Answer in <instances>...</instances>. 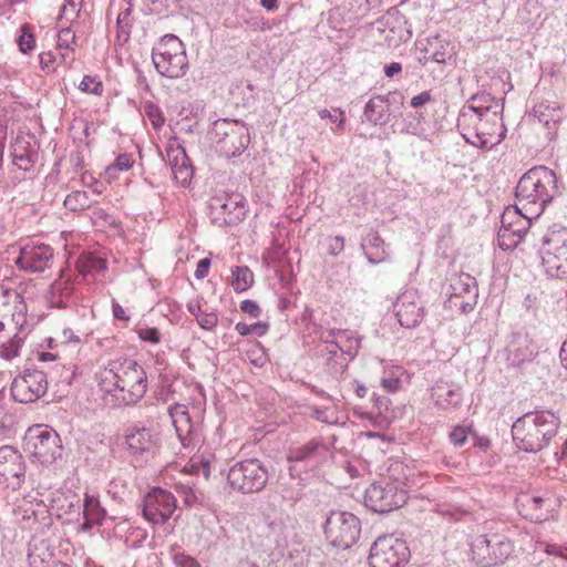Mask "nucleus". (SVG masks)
Here are the masks:
<instances>
[{"label":"nucleus","instance_id":"obj_1","mask_svg":"<svg viewBox=\"0 0 567 567\" xmlns=\"http://www.w3.org/2000/svg\"><path fill=\"white\" fill-rule=\"evenodd\" d=\"M99 385L106 393L116 392L117 405H132L145 395L147 375L135 360H115L100 372Z\"/></svg>","mask_w":567,"mask_h":567},{"label":"nucleus","instance_id":"obj_2","mask_svg":"<svg viewBox=\"0 0 567 567\" xmlns=\"http://www.w3.org/2000/svg\"><path fill=\"white\" fill-rule=\"evenodd\" d=\"M560 194L556 173L543 165L528 169L515 192L517 207L532 216H540L545 207Z\"/></svg>","mask_w":567,"mask_h":567},{"label":"nucleus","instance_id":"obj_3","mask_svg":"<svg viewBox=\"0 0 567 567\" xmlns=\"http://www.w3.org/2000/svg\"><path fill=\"white\" fill-rule=\"evenodd\" d=\"M508 528L501 522H486L481 532L470 536V558L481 567L503 565L514 553Z\"/></svg>","mask_w":567,"mask_h":567},{"label":"nucleus","instance_id":"obj_4","mask_svg":"<svg viewBox=\"0 0 567 567\" xmlns=\"http://www.w3.org/2000/svg\"><path fill=\"white\" fill-rule=\"evenodd\" d=\"M560 420L550 411L527 412L512 425L515 446L525 453H538L557 435Z\"/></svg>","mask_w":567,"mask_h":567},{"label":"nucleus","instance_id":"obj_5","mask_svg":"<svg viewBox=\"0 0 567 567\" xmlns=\"http://www.w3.org/2000/svg\"><path fill=\"white\" fill-rule=\"evenodd\" d=\"M493 109L494 111L478 107V111H484L483 116L468 115V113L462 112L464 122H468L474 128L473 137L463 133V137L467 143L480 148H489L499 144L505 138L506 128L502 118L504 105L502 103H495Z\"/></svg>","mask_w":567,"mask_h":567},{"label":"nucleus","instance_id":"obj_6","mask_svg":"<svg viewBox=\"0 0 567 567\" xmlns=\"http://www.w3.org/2000/svg\"><path fill=\"white\" fill-rule=\"evenodd\" d=\"M156 71L165 78L176 80L186 75L189 63L185 44L175 34H165L152 50Z\"/></svg>","mask_w":567,"mask_h":567},{"label":"nucleus","instance_id":"obj_7","mask_svg":"<svg viewBox=\"0 0 567 567\" xmlns=\"http://www.w3.org/2000/svg\"><path fill=\"white\" fill-rule=\"evenodd\" d=\"M209 138L215 143L217 151L227 158L240 155L250 140L244 123L228 118H219L213 123Z\"/></svg>","mask_w":567,"mask_h":567},{"label":"nucleus","instance_id":"obj_8","mask_svg":"<svg viewBox=\"0 0 567 567\" xmlns=\"http://www.w3.org/2000/svg\"><path fill=\"white\" fill-rule=\"evenodd\" d=\"M332 452L321 439H312L309 442L293 446L289 450V474L292 478L299 477L301 472H312L330 461Z\"/></svg>","mask_w":567,"mask_h":567},{"label":"nucleus","instance_id":"obj_9","mask_svg":"<svg viewBox=\"0 0 567 567\" xmlns=\"http://www.w3.org/2000/svg\"><path fill=\"white\" fill-rule=\"evenodd\" d=\"M268 468L258 458H248L234 464L227 474L230 488L241 494L262 491L268 482Z\"/></svg>","mask_w":567,"mask_h":567},{"label":"nucleus","instance_id":"obj_10","mask_svg":"<svg viewBox=\"0 0 567 567\" xmlns=\"http://www.w3.org/2000/svg\"><path fill=\"white\" fill-rule=\"evenodd\" d=\"M361 522L352 513L333 511L327 517L324 535L329 544L336 548H350L360 537Z\"/></svg>","mask_w":567,"mask_h":567},{"label":"nucleus","instance_id":"obj_11","mask_svg":"<svg viewBox=\"0 0 567 567\" xmlns=\"http://www.w3.org/2000/svg\"><path fill=\"white\" fill-rule=\"evenodd\" d=\"M532 216L525 209H519L517 203L507 207L501 217V227L497 233L498 245L503 250L515 248L524 238L530 227Z\"/></svg>","mask_w":567,"mask_h":567},{"label":"nucleus","instance_id":"obj_12","mask_svg":"<svg viewBox=\"0 0 567 567\" xmlns=\"http://www.w3.org/2000/svg\"><path fill=\"white\" fill-rule=\"evenodd\" d=\"M409 557L410 550L403 539L383 535L372 544L369 564L371 567H403Z\"/></svg>","mask_w":567,"mask_h":567},{"label":"nucleus","instance_id":"obj_13","mask_svg":"<svg viewBox=\"0 0 567 567\" xmlns=\"http://www.w3.org/2000/svg\"><path fill=\"white\" fill-rule=\"evenodd\" d=\"M406 502V493L395 483H372L364 493V505L369 509L384 514L401 507Z\"/></svg>","mask_w":567,"mask_h":567},{"label":"nucleus","instance_id":"obj_14","mask_svg":"<svg viewBox=\"0 0 567 567\" xmlns=\"http://www.w3.org/2000/svg\"><path fill=\"white\" fill-rule=\"evenodd\" d=\"M49 389L47 372L38 369H25L16 377L11 384V395L20 403L35 402L42 398Z\"/></svg>","mask_w":567,"mask_h":567},{"label":"nucleus","instance_id":"obj_15","mask_svg":"<svg viewBox=\"0 0 567 567\" xmlns=\"http://www.w3.org/2000/svg\"><path fill=\"white\" fill-rule=\"evenodd\" d=\"M124 437L128 454L135 461H148L158 452L159 433L151 427L132 425L126 429Z\"/></svg>","mask_w":567,"mask_h":567},{"label":"nucleus","instance_id":"obj_16","mask_svg":"<svg viewBox=\"0 0 567 567\" xmlns=\"http://www.w3.org/2000/svg\"><path fill=\"white\" fill-rule=\"evenodd\" d=\"M542 262L548 276L567 279V234H554L540 250Z\"/></svg>","mask_w":567,"mask_h":567},{"label":"nucleus","instance_id":"obj_17","mask_svg":"<svg viewBox=\"0 0 567 567\" xmlns=\"http://www.w3.org/2000/svg\"><path fill=\"white\" fill-rule=\"evenodd\" d=\"M29 445L33 455L43 464H51L62 456L60 435L49 426L37 425L31 429Z\"/></svg>","mask_w":567,"mask_h":567},{"label":"nucleus","instance_id":"obj_18","mask_svg":"<svg viewBox=\"0 0 567 567\" xmlns=\"http://www.w3.org/2000/svg\"><path fill=\"white\" fill-rule=\"evenodd\" d=\"M175 509V496L161 487H155L147 493L142 506L144 518L154 525L165 524L172 517Z\"/></svg>","mask_w":567,"mask_h":567},{"label":"nucleus","instance_id":"obj_19","mask_svg":"<svg viewBox=\"0 0 567 567\" xmlns=\"http://www.w3.org/2000/svg\"><path fill=\"white\" fill-rule=\"evenodd\" d=\"M399 323L408 329L417 327L424 316L425 307L415 289L404 290L393 305Z\"/></svg>","mask_w":567,"mask_h":567},{"label":"nucleus","instance_id":"obj_20","mask_svg":"<svg viewBox=\"0 0 567 567\" xmlns=\"http://www.w3.org/2000/svg\"><path fill=\"white\" fill-rule=\"evenodd\" d=\"M25 475L23 456L11 445L0 447V484L20 488Z\"/></svg>","mask_w":567,"mask_h":567},{"label":"nucleus","instance_id":"obj_21","mask_svg":"<svg viewBox=\"0 0 567 567\" xmlns=\"http://www.w3.org/2000/svg\"><path fill=\"white\" fill-rule=\"evenodd\" d=\"M450 290V301L463 313H468L474 309L478 298V287L473 276L462 272L453 277Z\"/></svg>","mask_w":567,"mask_h":567},{"label":"nucleus","instance_id":"obj_22","mask_svg":"<svg viewBox=\"0 0 567 567\" xmlns=\"http://www.w3.org/2000/svg\"><path fill=\"white\" fill-rule=\"evenodd\" d=\"M53 258V249L47 244L28 243L20 248L16 265L25 272L44 271Z\"/></svg>","mask_w":567,"mask_h":567},{"label":"nucleus","instance_id":"obj_23","mask_svg":"<svg viewBox=\"0 0 567 567\" xmlns=\"http://www.w3.org/2000/svg\"><path fill=\"white\" fill-rule=\"evenodd\" d=\"M210 208L223 215L227 226L240 223L247 213L246 199L239 193L223 194L210 199Z\"/></svg>","mask_w":567,"mask_h":567},{"label":"nucleus","instance_id":"obj_24","mask_svg":"<svg viewBox=\"0 0 567 567\" xmlns=\"http://www.w3.org/2000/svg\"><path fill=\"white\" fill-rule=\"evenodd\" d=\"M168 413L183 446L194 444L199 437V426L193 421L188 406L176 403L169 406Z\"/></svg>","mask_w":567,"mask_h":567},{"label":"nucleus","instance_id":"obj_25","mask_svg":"<svg viewBox=\"0 0 567 567\" xmlns=\"http://www.w3.org/2000/svg\"><path fill=\"white\" fill-rule=\"evenodd\" d=\"M402 101L399 92H390L385 96L374 95L365 104L363 116L365 121L374 125H384L390 121V104Z\"/></svg>","mask_w":567,"mask_h":567},{"label":"nucleus","instance_id":"obj_26","mask_svg":"<svg viewBox=\"0 0 567 567\" xmlns=\"http://www.w3.org/2000/svg\"><path fill=\"white\" fill-rule=\"evenodd\" d=\"M167 156L176 182L183 187L188 186L193 178L194 169L184 147H169Z\"/></svg>","mask_w":567,"mask_h":567},{"label":"nucleus","instance_id":"obj_27","mask_svg":"<svg viewBox=\"0 0 567 567\" xmlns=\"http://www.w3.org/2000/svg\"><path fill=\"white\" fill-rule=\"evenodd\" d=\"M76 371L78 368L73 364H56L50 372H47L49 385L51 384L54 389V394L58 398L61 399L70 394L72 383L76 377Z\"/></svg>","mask_w":567,"mask_h":567},{"label":"nucleus","instance_id":"obj_28","mask_svg":"<svg viewBox=\"0 0 567 567\" xmlns=\"http://www.w3.org/2000/svg\"><path fill=\"white\" fill-rule=\"evenodd\" d=\"M537 353L536 343L528 336L516 334L508 346L507 360L513 365L530 361Z\"/></svg>","mask_w":567,"mask_h":567},{"label":"nucleus","instance_id":"obj_29","mask_svg":"<svg viewBox=\"0 0 567 567\" xmlns=\"http://www.w3.org/2000/svg\"><path fill=\"white\" fill-rule=\"evenodd\" d=\"M76 508H82L84 522L82 523V529L89 530L95 525H101L105 518V511L101 507L99 499L93 496L85 494L83 501L78 499Z\"/></svg>","mask_w":567,"mask_h":567},{"label":"nucleus","instance_id":"obj_30","mask_svg":"<svg viewBox=\"0 0 567 567\" xmlns=\"http://www.w3.org/2000/svg\"><path fill=\"white\" fill-rule=\"evenodd\" d=\"M329 336L333 337V348L329 349L330 353L334 354L337 350H340L342 353H347L351 358L358 354L361 338L353 331L348 329H330Z\"/></svg>","mask_w":567,"mask_h":567},{"label":"nucleus","instance_id":"obj_31","mask_svg":"<svg viewBox=\"0 0 567 567\" xmlns=\"http://www.w3.org/2000/svg\"><path fill=\"white\" fill-rule=\"evenodd\" d=\"M424 53L423 59H420L423 64H426L427 61L445 64L452 58V48L450 42L443 40L440 35H434L427 39Z\"/></svg>","mask_w":567,"mask_h":567},{"label":"nucleus","instance_id":"obj_32","mask_svg":"<svg viewBox=\"0 0 567 567\" xmlns=\"http://www.w3.org/2000/svg\"><path fill=\"white\" fill-rule=\"evenodd\" d=\"M361 247L368 261L372 265L383 262L389 258L385 243L377 231H370L363 239Z\"/></svg>","mask_w":567,"mask_h":567},{"label":"nucleus","instance_id":"obj_33","mask_svg":"<svg viewBox=\"0 0 567 567\" xmlns=\"http://www.w3.org/2000/svg\"><path fill=\"white\" fill-rule=\"evenodd\" d=\"M13 164L19 169L29 171L33 167L38 159V153L33 150L28 141L23 137H18L12 145Z\"/></svg>","mask_w":567,"mask_h":567},{"label":"nucleus","instance_id":"obj_34","mask_svg":"<svg viewBox=\"0 0 567 567\" xmlns=\"http://www.w3.org/2000/svg\"><path fill=\"white\" fill-rule=\"evenodd\" d=\"M525 505L532 511L529 514L532 519L544 522L550 517L555 501L548 493L530 495L525 497Z\"/></svg>","mask_w":567,"mask_h":567},{"label":"nucleus","instance_id":"obj_35","mask_svg":"<svg viewBox=\"0 0 567 567\" xmlns=\"http://www.w3.org/2000/svg\"><path fill=\"white\" fill-rule=\"evenodd\" d=\"M533 114L547 128H554L563 120V110L558 103L542 102L534 106Z\"/></svg>","mask_w":567,"mask_h":567},{"label":"nucleus","instance_id":"obj_36","mask_svg":"<svg viewBox=\"0 0 567 567\" xmlns=\"http://www.w3.org/2000/svg\"><path fill=\"white\" fill-rule=\"evenodd\" d=\"M47 513L45 505L42 502L29 501L23 498L13 509V514L17 520L28 523L29 526L32 523L38 522L39 515Z\"/></svg>","mask_w":567,"mask_h":567},{"label":"nucleus","instance_id":"obj_37","mask_svg":"<svg viewBox=\"0 0 567 567\" xmlns=\"http://www.w3.org/2000/svg\"><path fill=\"white\" fill-rule=\"evenodd\" d=\"M432 396L435 403L442 408L449 405H457L460 402V393L453 388L452 384L445 381H437L432 388Z\"/></svg>","mask_w":567,"mask_h":567},{"label":"nucleus","instance_id":"obj_38","mask_svg":"<svg viewBox=\"0 0 567 567\" xmlns=\"http://www.w3.org/2000/svg\"><path fill=\"white\" fill-rule=\"evenodd\" d=\"M495 103H502L503 101L496 100L491 93L488 92H481L475 95H473L470 100V103L464 106L462 112L468 113V115H478L483 116L484 111H478V107L482 109H489L494 111Z\"/></svg>","mask_w":567,"mask_h":567},{"label":"nucleus","instance_id":"obj_39","mask_svg":"<svg viewBox=\"0 0 567 567\" xmlns=\"http://www.w3.org/2000/svg\"><path fill=\"white\" fill-rule=\"evenodd\" d=\"M231 274V286L237 292L246 291L254 282V275L246 266L235 267Z\"/></svg>","mask_w":567,"mask_h":567},{"label":"nucleus","instance_id":"obj_40","mask_svg":"<svg viewBox=\"0 0 567 567\" xmlns=\"http://www.w3.org/2000/svg\"><path fill=\"white\" fill-rule=\"evenodd\" d=\"M20 341L21 339H18L17 334L10 336V332L7 330V322L0 315V348H4L8 354L17 355Z\"/></svg>","mask_w":567,"mask_h":567},{"label":"nucleus","instance_id":"obj_41","mask_svg":"<svg viewBox=\"0 0 567 567\" xmlns=\"http://www.w3.org/2000/svg\"><path fill=\"white\" fill-rule=\"evenodd\" d=\"M91 200L89 194L83 190H75L69 194L64 199V206L72 212L82 210L90 207Z\"/></svg>","mask_w":567,"mask_h":567},{"label":"nucleus","instance_id":"obj_42","mask_svg":"<svg viewBox=\"0 0 567 567\" xmlns=\"http://www.w3.org/2000/svg\"><path fill=\"white\" fill-rule=\"evenodd\" d=\"M134 159L131 154H120L114 163L106 168V174L110 177H115V172H125L133 166Z\"/></svg>","mask_w":567,"mask_h":567},{"label":"nucleus","instance_id":"obj_43","mask_svg":"<svg viewBox=\"0 0 567 567\" xmlns=\"http://www.w3.org/2000/svg\"><path fill=\"white\" fill-rule=\"evenodd\" d=\"M71 289L63 282H54L51 286L50 302L52 306L62 308L65 306L63 296H70Z\"/></svg>","mask_w":567,"mask_h":567},{"label":"nucleus","instance_id":"obj_44","mask_svg":"<svg viewBox=\"0 0 567 567\" xmlns=\"http://www.w3.org/2000/svg\"><path fill=\"white\" fill-rule=\"evenodd\" d=\"M79 89L82 92L94 94V95H102L104 91V86L101 80H99L96 76L91 75H84Z\"/></svg>","mask_w":567,"mask_h":567},{"label":"nucleus","instance_id":"obj_45","mask_svg":"<svg viewBox=\"0 0 567 567\" xmlns=\"http://www.w3.org/2000/svg\"><path fill=\"white\" fill-rule=\"evenodd\" d=\"M144 113L152 123L154 128H161L164 125L165 118L158 105L148 101L144 104Z\"/></svg>","mask_w":567,"mask_h":567},{"label":"nucleus","instance_id":"obj_46","mask_svg":"<svg viewBox=\"0 0 567 567\" xmlns=\"http://www.w3.org/2000/svg\"><path fill=\"white\" fill-rule=\"evenodd\" d=\"M235 329L243 337L249 336V334H256L258 337H261L267 332L268 326L266 323H261V322H256V323H251V324H247L245 322H238L236 324Z\"/></svg>","mask_w":567,"mask_h":567},{"label":"nucleus","instance_id":"obj_47","mask_svg":"<svg viewBox=\"0 0 567 567\" xmlns=\"http://www.w3.org/2000/svg\"><path fill=\"white\" fill-rule=\"evenodd\" d=\"M471 431H472L471 426H465V425L454 426L449 435L451 443L456 447H462L466 443Z\"/></svg>","mask_w":567,"mask_h":567},{"label":"nucleus","instance_id":"obj_48","mask_svg":"<svg viewBox=\"0 0 567 567\" xmlns=\"http://www.w3.org/2000/svg\"><path fill=\"white\" fill-rule=\"evenodd\" d=\"M28 561L30 567H52L55 564L50 554H38L35 549H29Z\"/></svg>","mask_w":567,"mask_h":567},{"label":"nucleus","instance_id":"obj_49","mask_svg":"<svg viewBox=\"0 0 567 567\" xmlns=\"http://www.w3.org/2000/svg\"><path fill=\"white\" fill-rule=\"evenodd\" d=\"M346 23L344 10L336 7L328 12V24L332 30L341 31Z\"/></svg>","mask_w":567,"mask_h":567},{"label":"nucleus","instance_id":"obj_50","mask_svg":"<svg viewBox=\"0 0 567 567\" xmlns=\"http://www.w3.org/2000/svg\"><path fill=\"white\" fill-rule=\"evenodd\" d=\"M18 44L23 53H28L29 51L34 49V37L30 32V28L27 24L21 27V34L18 38Z\"/></svg>","mask_w":567,"mask_h":567},{"label":"nucleus","instance_id":"obj_51","mask_svg":"<svg viewBox=\"0 0 567 567\" xmlns=\"http://www.w3.org/2000/svg\"><path fill=\"white\" fill-rule=\"evenodd\" d=\"M346 8L355 17L364 16L372 8L370 0H347Z\"/></svg>","mask_w":567,"mask_h":567},{"label":"nucleus","instance_id":"obj_52","mask_svg":"<svg viewBox=\"0 0 567 567\" xmlns=\"http://www.w3.org/2000/svg\"><path fill=\"white\" fill-rule=\"evenodd\" d=\"M312 416L322 423H327V424H337L338 423V417H337L334 411H332L328 408H318V406L313 408Z\"/></svg>","mask_w":567,"mask_h":567},{"label":"nucleus","instance_id":"obj_53","mask_svg":"<svg viewBox=\"0 0 567 567\" xmlns=\"http://www.w3.org/2000/svg\"><path fill=\"white\" fill-rule=\"evenodd\" d=\"M137 334L141 340L153 344H157L161 341V332L157 328H140Z\"/></svg>","mask_w":567,"mask_h":567},{"label":"nucleus","instance_id":"obj_54","mask_svg":"<svg viewBox=\"0 0 567 567\" xmlns=\"http://www.w3.org/2000/svg\"><path fill=\"white\" fill-rule=\"evenodd\" d=\"M75 42V34L70 28H63L58 33V47L60 49H69Z\"/></svg>","mask_w":567,"mask_h":567},{"label":"nucleus","instance_id":"obj_55","mask_svg":"<svg viewBox=\"0 0 567 567\" xmlns=\"http://www.w3.org/2000/svg\"><path fill=\"white\" fill-rule=\"evenodd\" d=\"M197 322L200 326V328H203L205 330H212L216 327V324L218 322V317L215 312H209V313L202 312L197 317Z\"/></svg>","mask_w":567,"mask_h":567},{"label":"nucleus","instance_id":"obj_56","mask_svg":"<svg viewBox=\"0 0 567 567\" xmlns=\"http://www.w3.org/2000/svg\"><path fill=\"white\" fill-rule=\"evenodd\" d=\"M173 560L176 567H200L195 558L184 553L175 554Z\"/></svg>","mask_w":567,"mask_h":567},{"label":"nucleus","instance_id":"obj_57","mask_svg":"<svg viewBox=\"0 0 567 567\" xmlns=\"http://www.w3.org/2000/svg\"><path fill=\"white\" fill-rule=\"evenodd\" d=\"M40 59V66L43 71L50 73V72H53L55 69H54V63L56 61V56L55 54H53L52 52H42L39 56Z\"/></svg>","mask_w":567,"mask_h":567},{"label":"nucleus","instance_id":"obj_58","mask_svg":"<svg viewBox=\"0 0 567 567\" xmlns=\"http://www.w3.org/2000/svg\"><path fill=\"white\" fill-rule=\"evenodd\" d=\"M240 310L252 318H258L261 313V309L259 308L257 302L249 299H246L240 302Z\"/></svg>","mask_w":567,"mask_h":567},{"label":"nucleus","instance_id":"obj_59","mask_svg":"<svg viewBox=\"0 0 567 567\" xmlns=\"http://www.w3.org/2000/svg\"><path fill=\"white\" fill-rule=\"evenodd\" d=\"M193 468L197 474H202L205 478H208L210 475V460L202 457L198 462L193 460L192 464Z\"/></svg>","mask_w":567,"mask_h":567},{"label":"nucleus","instance_id":"obj_60","mask_svg":"<svg viewBox=\"0 0 567 567\" xmlns=\"http://www.w3.org/2000/svg\"><path fill=\"white\" fill-rule=\"evenodd\" d=\"M319 116L322 120L329 118L333 123L338 122L339 127H343V125H344V113L341 110H339L338 115H337V114H332L329 110L323 109V110L319 111Z\"/></svg>","mask_w":567,"mask_h":567},{"label":"nucleus","instance_id":"obj_61","mask_svg":"<svg viewBox=\"0 0 567 567\" xmlns=\"http://www.w3.org/2000/svg\"><path fill=\"white\" fill-rule=\"evenodd\" d=\"M80 10L76 9V4L73 0H66V3L62 7L61 17L73 20L79 16Z\"/></svg>","mask_w":567,"mask_h":567},{"label":"nucleus","instance_id":"obj_62","mask_svg":"<svg viewBox=\"0 0 567 567\" xmlns=\"http://www.w3.org/2000/svg\"><path fill=\"white\" fill-rule=\"evenodd\" d=\"M210 267V259L209 258H203L197 262L196 270H195V278L198 280L204 279L209 271Z\"/></svg>","mask_w":567,"mask_h":567},{"label":"nucleus","instance_id":"obj_63","mask_svg":"<svg viewBox=\"0 0 567 567\" xmlns=\"http://www.w3.org/2000/svg\"><path fill=\"white\" fill-rule=\"evenodd\" d=\"M344 248V238L342 236H336L331 238L329 243V252L332 256L339 255Z\"/></svg>","mask_w":567,"mask_h":567},{"label":"nucleus","instance_id":"obj_64","mask_svg":"<svg viewBox=\"0 0 567 567\" xmlns=\"http://www.w3.org/2000/svg\"><path fill=\"white\" fill-rule=\"evenodd\" d=\"M432 100V96L429 91H423L420 94L413 96L411 99V106L419 107L424 105L425 103L430 102Z\"/></svg>","mask_w":567,"mask_h":567}]
</instances>
